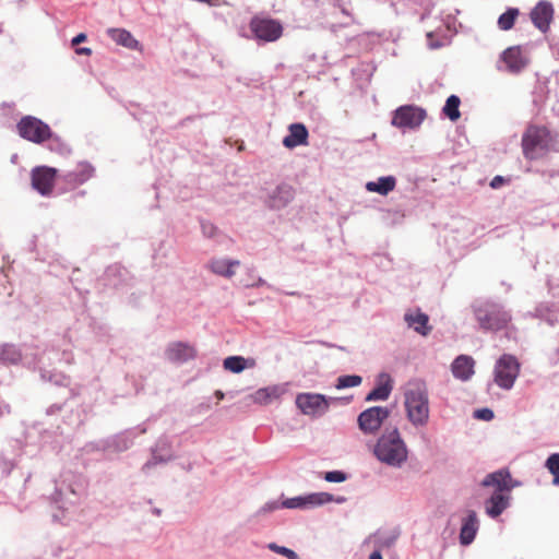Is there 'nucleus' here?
Instances as JSON below:
<instances>
[{"instance_id":"b1692460","label":"nucleus","mask_w":559,"mask_h":559,"mask_svg":"<svg viewBox=\"0 0 559 559\" xmlns=\"http://www.w3.org/2000/svg\"><path fill=\"white\" fill-rule=\"evenodd\" d=\"M94 167L87 162H81L75 169L69 170L63 175V180L72 186L85 183L94 175Z\"/></svg>"},{"instance_id":"58836bf2","label":"nucleus","mask_w":559,"mask_h":559,"mask_svg":"<svg viewBox=\"0 0 559 559\" xmlns=\"http://www.w3.org/2000/svg\"><path fill=\"white\" fill-rule=\"evenodd\" d=\"M247 361L242 356H229L224 359L223 366L230 372L239 373L247 368Z\"/></svg>"},{"instance_id":"1a4fd4ad","label":"nucleus","mask_w":559,"mask_h":559,"mask_svg":"<svg viewBox=\"0 0 559 559\" xmlns=\"http://www.w3.org/2000/svg\"><path fill=\"white\" fill-rule=\"evenodd\" d=\"M390 409L384 406H371L357 417V425L364 435H374L389 418Z\"/></svg>"},{"instance_id":"4468645a","label":"nucleus","mask_w":559,"mask_h":559,"mask_svg":"<svg viewBox=\"0 0 559 559\" xmlns=\"http://www.w3.org/2000/svg\"><path fill=\"white\" fill-rule=\"evenodd\" d=\"M399 532L392 531H378L374 535L365 540L364 547L373 545L372 551L368 555L367 559H383L384 549H390L396 542Z\"/></svg>"},{"instance_id":"a19ab883","label":"nucleus","mask_w":559,"mask_h":559,"mask_svg":"<svg viewBox=\"0 0 559 559\" xmlns=\"http://www.w3.org/2000/svg\"><path fill=\"white\" fill-rule=\"evenodd\" d=\"M348 478V475L343 471H329L323 475V479L329 483H343Z\"/></svg>"},{"instance_id":"0eeeda50","label":"nucleus","mask_w":559,"mask_h":559,"mask_svg":"<svg viewBox=\"0 0 559 559\" xmlns=\"http://www.w3.org/2000/svg\"><path fill=\"white\" fill-rule=\"evenodd\" d=\"M253 38L258 41L273 43L283 35V25L269 16H253L249 23Z\"/></svg>"},{"instance_id":"72a5a7b5","label":"nucleus","mask_w":559,"mask_h":559,"mask_svg":"<svg viewBox=\"0 0 559 559\" xmlns=\"http://www.w3.org/2000/svg\"><path fill=\"white\" fill-rule=\"evenodd\" d=\"M282 394V390L277 385L261 388L252 394V400L257 404L267 405L274 400L278 399Z\"/></svg>"},{"instance_id":"c03bdc74","label":"nucleus","mask_w":559,"mask_h":559,"mask_svg":"<svg viewBox=\"0 0 559 559\" xmlns=\"http://www.w3.org/2000/svg\"><path fill=\"white\" fill-rule=\"evenodd\" d=\"M200 225L204 237L214 238L218 234V228L210 221H201Z\"/></svg>"},{"instance_id":"f257e3e1","label":"nucleus","mask_w":559,"mask_h":559,"mask_svg":"<svg viewBox=\"0 0 559 559\" xmlns=\"http://www.w3.org/2000/svg\"><path fill=\"white\" fill-rule=\"evenodd\" d=\"M373 454L391 467H401L406 462L408 450L396 427L384 429L373 447Z\"/></svg>"},{"instance_id":"864d4df0","label":"nucleus","mask_w":559,"mask_h":559,"mask_svg":"<svg viewBox=\"0 0 559 559\" xmlns=\"http://www.w3.org/2000/svg\"><path fill=\"white\" fill-rule=\"evenodd\" d=\"M75 53L81 56H90L92 53V49L88 47H78L75 48Z\"/></svg>"},{"instance_id":"79ce46f5","label":"nucleus","mask_w":559,"mask_h":559,"mask_svg":"<svg viewBox=\"0 0 559 559\" xmlns=\"http://www.w3.org/2000/svg\"><path fill=\"white\" fill-rule=\"evenodd\" d=\"M267 548L278 555L286 557L287 559H298L297 554L294 550H292L287 547H284V546H278L275 543H270L267 545Z\"/></svg>"},{"instance_id":"412c9836","label":"nucleus","mask_w":559,"mask_h":559,"mask_svg":"<svg viewBox=\"0 0 559 559\" xmlns=\"http://www.w3.org/2000/svg\"><path fill=\"white\" fill-rule=\"evenodd\" d=\"M34 369H37L40 379L45 382H50L57 386H69L71 379L63 372L57 371L56 369H47L44 361V356H40L34 364Z\"/></svg>"},{"instance_id":"20e7f679","label":"nucleus","mask_w":559,"mask_h":559,"mask_svg":"<svg viewBox=\"0 0 559 559\" xmlns=\"http://www.w3.org/2000/svg\"><path fill=\"white\" fill-rule=\"evenodd\" d=\"M521 370V364L514 355H501L493 369L495 382L503 390H511L518 379Z\"/></svg>"},{"instance_id":"ea45409f","label":"nucleus","mask_w":559,"mask_h":559,"mask_svg":"<svg viewBox=\"0 0 559 559\" xmlns=\"http://www.w3.org/2000/svg\"><path fill=\"white\" fill-rule=\"evenodd\" d=\"M362 378L358 374H343L336 379L335 388L337 390H344L360 385Z\"/></svg>"},{"instance_id":"09e8293b","label":"nucleus","mask_w":559,"mask_h":559,"mask_svg":"<svg viewBox=\"0 0 559 559\" xmlns=\"http://www.w3.org/2000/svg\"><path fill=\"white\" fill-rule=\"evenodd\" d=\"M427 44L430 49H438L441 48L444 44L440 40H433V34L428 33L427 34Z\"/></svg>"},{"instance_id":"13d9d810","label":"nucleus","mask_w":559,"mask_h":559,"mask_svg":"<svg viewBox=\"0 0 559 559\" xmlns=\"http://www.w3.org/2000/svg\"><path fill=\"white\" fill-rule=\"evenodd\" d=\"M215 395H216V397H217L218 400H223V399H224V393H223L222 391H219V390H217V391L215 392Z\"/></svg>"},{"instance_id":"c756f323","label":"nucleus","mask_w":559,"mask_h":559,"mask_svg":"<svg viewBox=\"0 0 559 559\" xmlns=\"http://www.w3.org/2000/svg\"><path fill=\"white\" fill-rule=\"evenodd\" d=\"M404 320L409 328L423 336H427L431 332V326L428 324L429 317L421 311L415 314L407 312L404 314Z\"/></svg>"},{"instance_id":"2eb2a0df","label":"nucleus","mask_w":559,"mask_h":559,"mask_svg":"<svg viewBox=\"0 0 559 559\" xmlns=\"http://www.w3.org/2000/svg\"><path fill=\"white\" fill-rule=\"evenodd\" d=\"M57 169L48 166H37L32 170V187L43 197L52 192Z\"/></svg>"},{"instance_id":"9b49d317","label":"nucleus","mask_w":559,"mask_h":559,"mask_svg":"<svg viewBox=\"0 0 559 559\" xmlns=\"http://www.w3.org/2000/svg\"><path fill=\"white\" fill-rule=\"evenodd\" d=\"M296 406L302 414L319 418L329 411V399L319 393H299Z\"/></svg>"},{"instance_id":"052dcab7","label":"nucleus","mask_w":559,"mask_h":559,"mask_svg":"<svg viewBox=\"0 0 559 559\" xmlns=\"http://www.w3.org/2000/svg\"><path fill=\"white\" fill-rule=\"evenodd\" d=\"M7 407H8L7 405H3L0 403V416L3 414V412Z\"/></svg>"},{"instance_id":"3c124183","label":"nucleus","mask_w":559,"mask_h":559,"mask_svg":"<svg viewBox=\"0 0 559 559\" xmlns=\"http://www.w3.org/2000/svg\"><path fill=\"white\" fill-rule=\"evenodd\" d=\"M86 34L85 33H79L76 36H74L71 40V45L73 47L80 45L81 43H84L86 40Z\"/></svg>"},{"instance_id":"a211bd4d","label":"nucleus","mask_w":559,"mask_h":559,"mask_svg":"<svg viewBox=\"0 0 559 559\" xmlns=\"http://www.w3.org/2000/svg\"><path fill=\"white\" fill-rule=\"evenodd\" d=\"M294 198V188L290 185L283 182L267 194L265 204L271 210H282L286 207Z\"/></svg>"},{"instance_id":"4c0bfd02","label":"nucleus","mask_w":559,"mask_h":559,"mask_svg":"<svg viewBox=\"0 0 559 559\" xmlns=\"http://www.w3.org/2000/svg\"><path fill=\"white\" fill-rule=\"evenodd\" d=\"M520 14V10L518 8H508L500 16L498 17L497 25L501 31H509L514 26L515 20Z\"/></svg>"},{"instance_id":"f8f14e48","label":"nucleus","mask_w":559,"mask_h":559,"mask_svg":"<svg viewBox=\"0 0 559 559\" xmlns=\"http://www.w3.org/2000/svg\"><path fill=\"white\" fill-rule=\"evenodd\" d=\"M84 488L81 484L57 483L50 500L58 509L66 510L68 506L75 504L82 496Z\"/></svg>"},{"instance_id":"f03ea898","label":"nucleus","mask_w":559,"mask_h":559,"mask_svg":"<svg viewBox=\"0 0 559 559\" xmlns=\"http://www.w3.org/2000/svg\"><path fill=\"white\" fill-rule=\"evenodd\" d=\"M472 309L479 329L484 332L500 331L511 321V314L503 306L489 299L475 300Z\"/></svg>"},{"instance_id":"37998d69","label":"nucleus","mask_w":559,"mask_h":559,"mask_svg":"<svg viewBox=\"0 0 559 559\" xmlns=\"http://www.w3.org/2000/svg\"><path fill=\"white\" fill-rule=\"evenodd\" d=\"M546 467L554 478L559 476V453H552L546 460Z\"/></svg>"},{"instance_id":"c9c22d12","label":"nucleus","mask_w":559,"mask_h":559,"mask_svg":"<svg viewBox=\"0 0 559 559\" xmlns=\"http://www.w3.org/2000/svg\"><path fill=\"white\" fill-rule=\"evenodd\" d=\"M460 105V97L454 94L450 95L445 100V104L442 108V112L444 114L445 117H448L451 121L454 122L461 117Z\"/></svg>"},{"instance_id":"6e6d98bb","label":"nucleus","mask_w":559,"mask_h":559,"mask_svg":"<svg viewBox=\"0 0 559 559\" xmlns=\"http://www.w3.org/2000/svg\"><path fill=\"white\" fill-rule=\"evenodd\" d=\"M322 344H323L324 346L329 347V348L336 347V348H338V349H341V350H344V349H345L343 346H337V345H335V344L328 343V342H322Z\"/></svg>"},{"instance_id":"de8ad7c7","label":"nucleus","mask_w":559,"mask_h":559,"mask_svg":"<svg viewBox=\"0 0 559 559\" xmlns=\"http://www.w3.org/2000/svg\"><path fill=\"white\" fill-rule=\"evenodd\" d=\"M474 417L477 419L489 421L495 417L493 411L490 408H479L474 412Z\"/></svg>"},{"instance_id":"a18cd8bd","label":"nucleus","mask_w":559,"mask_h":559,"mask_svg":"<svg viewBox=\"0 0 559 559\" xmlns=\"http://www.w3.org/2000/svg\"><path fill=\"white\" fill-rule=\"evenodd\" d=\"M15 466V461L12 457L7 456L4 452L0 455V468L3 474L9 475Z\"/></svg>"},{"instance_id":"cd10ccee","label":"nucleus","mask_w":559,"mask_h":559,"mask_svg":"<svg viewBox=\"0 0 559 559\" xmlns=\"http://www.w3.org/2000/svg\"><path fill=\"white\" fill-rule=\"evenodd\" d=\"M522 147L525 157L536 158L538 148L543 150V140L537 130H528L522 138Z\"/></svg>"},{"instance_id":"e433bc0d","label":"nucleus","mask_w":559,"mask_h":559,"mask_svg":"<svg viewBox=\"0 0 559 559\" xmlns=\"http://www.w3.org/2000/svg\"><path fill=\"white\" fill-rule=\"evenodd\" d=\"M47 148L62 156L71 153L70 146L57 134L50 130V136H47Z\"/></svg>"},{"instance_id":"6e6552de","label":"nucleus","mask_w":559,"mask_h":559,"mask_svg":"<svg viewBox=\"0 0 559 559\" xmlns=\"http://www.w3.org/2000/svg\"><path fill=\"white\" fill-rule=\"evenodd\" d=\"M16 129L22 139L35 144H41L46 142L47 136H50V127L34 116L22 117L16 123Z\"/></svg>"},{"instance_id":"0e129e2a","label":"nucleus","mask_w":559,"mask_h":559,"mask_svg":"<svg viewBox=\"0 0 559 559\" xmlns=\"http://www.w3.org/2000/svg\"><path fill=\"white\" fill-rule=\"evenodd\" d=\"M335 400H336V399L330 397L329 402H330V401H335Z\"/></svg>"},{"instance_id":"dca6fc26","label":"nucleus","mask_w":559,"mask_h":559,"mask_svg":"<svg viewBox=\"0 0 559 559\" xmlns=\"http://www.w3.org/2000/svg\"><path fill=\"white\" fill-rule=\"evenodd\" d=\"M519 481H513L512 476L507 468H501L489 473L481 480L483 487H495V491L510 492L514 487L519 486Z\"/></svg>"},{"instance_id":"c85d7f7f","label":"nucleus","mask_w":559,"mask_h":559,"mask_svg":"<svg viewBox=\"0 0 559 559\" xmlns=\"http://www.w3.org/2000/svg\"><path fill=\"white\" fill-rule=\"evenodd\" d=\"M107 34L116 44L128 49L138 50L141 47L140 41L124 28H108Z\"/></svg>"},{"instance_id":"6ab92c4d","label":"nucleus","mask_w":559,"mask_h":559,"mask_svg":"<svg viewBox=\"0 0 559 559\" xmlns=\"http://www.w3.org/2000/svg\"><path fill=\"white\" fill-rule=\"evenodd\" d=\"M479 530V520L474 510H467L466 515L462 519L460 528V543L463 546L472 544Z\"/></svg>"},{"instance_id":"f704fd0d","label":"nucleus","mask_w":559,"mask_h":559,"mask_svg":"<svg viewBox=\"0 0 559 559\" xmlns=\"http://www.w3.org/2000/svg\"><path fill=\"white\" fill-rule=\"evenodd\" d=\"M43 356H47L49 360L52 358L58 359L60 362L66 365H72L74 362V354L68 347L59 348L53 345L50 349H46L43 353Z\"/></svg>"},{"instance_id":"7ed1b4c3","label":"nucleus","mask_w":559,"mask_h":559,"mask_svg":"<svg viewBox=\"0 0 559 559\" xmlns=\"http://www.w3.org/2000/svg\"><path fill=\"white\" fill-rule=\"evenodd\" d=\"M405 408L408 420L415 427L427 425L429 399L427 389L423 383H416L405 392Z\"/></svg>"},{"instance_id":"4d7b16f0","label":"nucleus","mask_w":559,"mask_h":559,"mask_svg":"<svg viewBox=\"0 0 559 559\" xmlns=\"http://www.w3.org/2000/svg\"><path fill=\"white\" fill-rule=\"evenodd\" d=\"M552 55L559 60V47H552Z\"/></svg>"},{"instance_id":"4be33fe9","label":"nucleus","mask_w":559,"mask_h":559,"mask_svg":"<svg viewBox=\"0 0 559 559\" xmlns=\"http://www.w3.org/2000/svg\"><path fill=\"white\" fill-rule=\"evenodd\" d=\"M166 358L175 364H185L194 358L195 350L192 346L182 342L170 343L165 350Z\"/></svg>"},{"instance_id":"8fccbe9b","label":"nucleus","mask_w":559,"mask_h":559,"mask_svg":"<svg viewBox=\"0 0 559 559\" xmlns=\"http://www.w3.org/2000/svg\"><path fill=\"white\" fill-rule=\"evenodd\" d=\"M507 181H508V179H506L503 176L497 175V176H495V177L491 179V181H490L489 186H490L492 189H499V188H500V187H502V185H503L504 182H507Z\"/></svg>"},{"instance_id":"39448f33","label":"nucleus","mask_w":559,"mask_h":559,"mask_svg":"<svg viewBox=\"0 0 559 559\" xmlns=\"http://www.w3.org/2000/svg\"><path fill=\"white\" fill-rule=\"evenodd\" d=\"M146 432V427L139 426L135 428L127 429L120 433L112 436L107 440L99 442H91L85 445L87 451L98 450L105 451L112 449L116 452H123L130 449L134 442V439L142 433Z\"/></svg>"},{"instance_id":"680f3d73","label":"nucleus","mask_w":559,"mask_h":559,"mask_svg":"<svg viewBox=\"0 0 559 559\" xmlns=\"http://www.w3.org/2000/svg\"><path fill=\"white\" fill-rule=\"evenodd\" d=\"M554 147H555V150H556V151H558V152H559V140H557V141L555 142Z\"/></svg>"},{"instance_id":"a878e982","label":"nucleus","mask_w":559,"mask_h":559,"mask_svg":"<svg viewBox=\"0 0 559 559\" xmlns=\"http://www.w3.org/2000/svg\"><path fill=\"white\" fill-rule=\"evenodd\" d=\"M379 380L376 386L366 395V402L385 401L389 399L393 390L391 377L385 372H381Z\"/></svg>"},{"instance_id":"423d86ee","label":"nucleus","mask_w":559,"mask_h":559,"mask_svg":"<svg viewBox=\"0 0 559 559\" xmlns=\"http://www.w3.org/2000/svg\"><path fill=\"white\" fill-rule=\"evenodd\" d=\"M345 497H334L332 493L329 492H311L302 496H296L293 498L284 499L282 501V508L309 510L324 506L330 502H336L340 504L345 502Z\"/></svg>"},{"instance_id":"f3484780","label":"nucleus","mask_w":559,"mask_h":559,"mask_svg":"<svg viewBox=\"0 0 559 559\" xmlns=\"http://www.w3.org/2000/svg\"><path fill=\"white\" fill-rule=\"evenodd\" d=\"M530 17L536 28H538L542 33H546L549 29L554 17L552 4L549 1L540 0L532 9Z\"/></svg>"},{"instance_id":"5fc2aeb1","label":"nucleus","mask_w":559,"mask_h":559,"mask_svg":"<svg viewBox=\"0 0 559 559\" xmlns=\"http://www.w3.org/2000/svg\"><path fill=\"white\" fill-rule=\"evenodd\" d=\"M251 287H260V286H267L270 287V285L266 283L265 280H263L262 277H258V280L250 285Z\"/></svg>"},{"instance_id":"7c9ffc66","label":"nucleus","mask_w":559,"mask_h":559,"mask_svg":"<svg viewBox=\"0 0 559 559\" xmlns=\"http://www.w3.org/2000/svg\"><path fill=\"white\" fill-rule=\"evenodd\" d=\"M239 264L240 262L238 260L213 259L209 263V267L214 274L230 278L235 275L234 267Z\"/></svg>"},{"instance_id":"bb28decb","label":"nucleus","mask_w":559,"mask_h":559,"mask_svg":"<svg viewBox=\"0 0 559 559\" xmlns=\"http://www.w3.org/2000/svg\"><path fill=\"white\" fill-rule=\"evenodd\" d=\"M501 60L512 73H519L526 67V60L522 56L520 47H509L501 53Z\"/></svg>"},{"instance_id":"393cba45","label":"nucleus","mask_w":559,"mask_h":559,"mask_svg":"<svg viewBox=\"0 0 559 559\" xmlns=\"http://www.w3.org/2000/svg\"><path fill=\"white\" fill-rule=\"evenodd\" d=\"M474 365L475 361L471 356H457L451 365V371L453 377L462 381L469 380L474 374Z\"/></svg>"},{"instance_id":"9d476101","label":"nucleus","mask_w":559,"mask_h":559,"mask_svg":"<svg viewBox=\"0 0 559 559\" xmlns=\"http://www.w3.org/2000/svg\"><path fill=\"white\" fill-rule=\"evenodd\" d=\"M426 118V110L415 105H403L394 110L392 124L400 129H416Z\"/></svg>"},{"instance_id":"bf43d9fd","label":"nucleus","mask_w":559,"mask_h":559,"mask_svg":"<svg viewBox=\"0 0 559 559\" xmlns=\"http://www.w3.org/2000/svg\"><path fill=\"white\" fill-rule=\"evenodd\" d=\"M153 513H154L155 515H157V516H158V515H160L162 510H160V509H158V508H154V509H153Z\"/></svg>"},{"instance_id":"2f4dec72","label":"nucleus","mask_w":559,"mask_h":559,"mask_svg":"<svg viewBox=\"0 0 559 559\" xmlns=\"http://www.w3.org/2000/svg\"><path fill=\"white\" fill-rule=\"evenodd\" d=\"M395 186L396 178L390 175L380 177L376 181H368L366 183V190L380 195H386L395 189Z\"/></svg>"},{"instance_id":"49530a36","label":"nucleus","mask_w":559,"mask_h":559,"mask_svg":"<svg viewBox=\"0 0 559 559\" xmlns=\"http://www.w3.org/2000/svg\"><path fill=\"white\" fill-rule=\"evenodd\" d=\"M280 508H282V502L280 503L278 501L276 500H271V501H267L265 502L258 511V514H266V513H271V512H274L276 510H278Z\"/></svg>"},{"instance_id":"473e14b6","label":"nucleus","mask_w":559,"mask_h":559,"mask_svg":"<svg viewBox=\"0 0 559 559\" xmlns=\"http://www.w3.org/2000/svg\"><path fill=\"white\" fill-rule=\"evenodd\" d=\"M23 360L22 349L14 344L0 346V364L5 366L17 365Z\"/></svg>"},{"instance_id":"aec40b11","label":"nucleus","mask_w":559,"mask_h":559,"mask_svg":"<svg viewBox=\"0 0 559 559\" xmlns=\"http://www.w3.org/2000/svg\"><path fill=\"white\" fill-rule=\"evenodd\" d=\"M510 492L493 491L491 496L485 501V511L488 516L496 519L510 507Z\"/></svg>"},{"instance_id":"5701e85b","label":"nucleus","mask_w":559,"mask_h":559,"mask_svg":"<svg viewBox=\"0 0 559 559\" xmlns=\"http://www.w3.org/2000/svg\"><path fill=\"white\" fill-rule=\"evenodd\" d=\"M309 132L301 122L292 123L288 127V134L283 139V145L287 148H294L308 144Z\"/></svg>"},{"instance_id":"603ef678","label":"nucleus","mask_w":559,"mask_h":559,"mask_svg":"<svg viewBox=\"0 0 559 559\" xmlns=\"http://www.w3.org/2000/svg\"><path fill=\"white\" fill-rule=\"evenodd\" d=\"M63 405L62 404H52L50 405L47 409H46V414L47 415H52V414H56V413H59L61 409H62Z\"/></svg>"},{"instance_id":"ddd939ff","label":"nucleus","mask_w":559,"mask_h":559,"mask_svg":"<svg viewBox=\"0 0 559 559\" xmlns=\"http://www.w3.org/2000/svg\"><path fill=\"white\" fill-rule=\"evenodd\" d=\"M175 459L171 442L165 436L160 437L151 448V459L142 466L143 473H148L158 464H166Z\"/></svg>"},{"instance_id":"e2e57ef3","label":"nucleus","mask_w":559,"mask_h":559,"mask_svg":"<svg viewBox=\"0 0 559 559\" xmlns=\"http://www.w3.org/2000/svg\"><path fill=\"white\" fill-rule=\"evenodd\" d=\"M112 271H114V267H109V269L107 270V273L109 274V273H111Z\"/></svg>"}]
</instances>
